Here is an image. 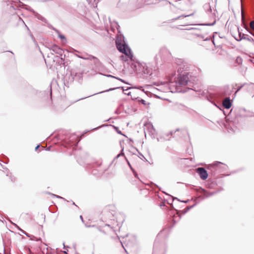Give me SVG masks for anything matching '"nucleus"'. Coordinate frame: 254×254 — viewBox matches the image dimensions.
Returning <instances> with one entry per match:
<instances>
[{
  "label": "nucleus",
  "instance_id": "obj_1",
  "mask_svg": "<svg viewBox=\"0 0 254 254\" xmlns=\"http://www.w3.org/2000/svg\"><path fill=\"white\" fill-rule=\"evenodd\" d=\"M177 76L175 77L176 91L178 92H186L189 90H193L190 87H187V89H182V87L185 86H192L193 82L191 79V75L188 69L179 67L177 70Z\"/></svg>",
  "mask_w": 254,
  "mask_h": 254
},
{
  "label": "nucleus",
  "instance_id": "obj_2",
  "mask_svg": "<svg viewBox=\"0 0 254 254\" xmlns=\"http://www.w3.org/2000/svg\"><path fill=\"white\" fill-rule=\"evenodd\" d=\"M115 44L117 50L124 55L120 57V60L123 62L133 60V54L127 43L125 41V38L123 34L117 36Z\"/></svg>",
  "mask_w": 254,
  "mask_h": 254
},
{
  "label": "nucleus",
  "instance_id": "obj_3",
  "mask_svg": "<svg viewBox=\"0 0 254 254\" xmlns=\"http://www.w3.org/2000/svg\"><path fill=\"white\" fill-rule=\"evenodd\" d=\"M222 190H223V188H221L220 189H219V190L212 191L211 192H208L204 189H203L201 187L199 188L198 189L197 191L198 193H201L202 195H199L194 200V201H195V203L194 204L190 205V206H188L187 207H186L184 210H183L182 211V213L183 214H185V213L188 212L190 209H191L192 208L194 207L196 205L197 203H198L200 202V200H201L205 198H207L208 197H209L211 195H213V194H216V193H218Z\"/></svg>",
  "mask_w": 254,
  "mask_h": 254
},
{
  "label": "nucleus",
  "instance_id": "obj_4",
  "mask_svg": "<svg viewBox=\"0 0 254 254\" xmlns=\"http://www.w3.org/2000/svg\"><path fill=\"white\" fill-rule=\"evenodd\" d=\"M4 5L6 6V9L9 10L11 12L16 9H19V8L22 6H25V9L30 12L33 14L36 12V11L32 8L30 6L24 4L23 3L21 2L20 0H6L3 2Z\"/></svg>",
  "mask_w": 254,
  "mask_h": 254
},
{
  "label": "nucleus",
  "instance_id": "obj_5",
  "mask_svg": "<svg viewBox=\"0 0 254 254\" xmlns=\"http://www.w3.org/2000/svg\"><path fill=\"white\" fill-rule=\"evenodd\" d=\"M62 140H63L64 145L65 147L70 146L75 147L79 141L78 136L75 133L68 134L64 138H62Z\"/></svg>",
  "mask_w": 254,
  "mask_h": 254
},
{
  "label": "nucleus",
  "instance_id": "obj_6",
  "mask_svg": "<svg viewBox=\"0 0 254 254\" xmlns=\"http://www.w3.org/2000/svg\"><path fill=\"white\" fill-rule=\"evenodd\" d=\"M134 67L133 68H135L137 72L142 73L144 74L145 76H147L149 74L150 69L147 67L145 65H143L139 63H136V65H133Z\"/></svg>",
  "mask_w": 254,
  "mask_h": 254
},
{
  "label": "nucleus",
  "instance_id": "obj_7",
  "mask_svg": "<svg viewBox=\"0 0 254 254\" xmlns=\"http://www.w3.org/2000/svg\"><path fill=\"white\" fill-rule=\"evenodd\" d=\"M50 50L54 52L55 54L59 55L61 60L65 59L66 57L65 55L64 54V50L59 46L56 45H53L51 46Z\"/></svg>",
  "mask_w": 254,
  "mask_h": 254
},
{
  "label": "nucleus",
  "instance_id": "obj_8",
  "mask_svg": "<svg viewBox=\"0 0 254 254\" xmlns=\"http://www.w3.org/2000/svg\"><path fill=\"white\" fill-rule=\"evenodd\" d=\"M234 87L230 89L228 86H225L218 92L219 96L221 98L225 96L229 97L233 92V89Z\"/></svg>",
  "mask_w": 254,
  "mask_h": 254
},
{
  "label": "nucleus",
  "instance_id": "obj_9",
  "mask_svg": "<svg viewBox=\"0 0 254 254\" xmlns=\"http://www.w3.org/2000/svg\"><path fill=\"white\" fill-rule=\"evenodd\" d=\"M196 172L202 180H205L208 178V173L206 169L202 167H199L196 169Z\"/></svg>",
  "mask_w": 254,
  "mask_h": 254
},
{
  "label": "nucleus",
  "instance_id": "obj_10",
  "mask_svg": "<svg viewBox=\"0 0 254 254\" xmlns=\"http://www.w3.org/2000/svg\"><path fill=\"white\" fill-rule=\"evenodd\" d=\"M74 73H73L72 70L71 71L69 74H66L65 77H64V84L65 86H68L67 84L69 83H71L73 82L74 80Z\"/></svg>",
  "mask_w": 254,
  "mask_h": 254
},
{
  "label": "nucleus",
  "instance_id": "obj_11",
  "mask_svg": "<svg viewBox=\"0 0 254 254\" xmlns=\"http://www.w3.org/2000/svg\"><path fill=\"white\" fill-rule=\"evenodd\" d=\"M244 87L247 88V89H249L250 90L251 89H253V88L254 87V84L253 83H245L241 85L240 86H239L237 87V90H236V91L235 92V95H236V93L237 92H238Z\"/></svg>",
  "mask_w": 254,
  "mask_h": 254
},
{
  "label": "nucleus",
  "instance_id": "obj_12",
  "mask_svg": "<svg viewBox=\"0 0 254 254\" xmlns=\"http://www.w3.org/2000/svg\"><path fill=\"white\" fill-rule=\"evenodd\" d=\"M223 163L219 161H215L214 162L212 166H211V171L213 172L214 175H215L216 172L218 171L220 172L221 170H219L220 169V165H222Z\"/></svg>",
  "mask_w": 254,
  "mask_h": 254
},
{
  "label": "nucleus",
  "instance_id": "obj_13",
  "mask_svg": "<svg viewBox=\"0 0 254 254\" xmlns=\"http://www.w3.org/2000/svg\"><path fill=\"white\" fill-rule=\"evenodd\" d=\"M175 63L176 64L180 66V67L184 68V69H187L188 65L187 62L183 59H176Z\"/></svg>",
  "mask_w": 254,
  "mask_h": 254
},
{
  "label": "nucleus",
  "instance_id": "obj_14",
  "mask_svg": "<svg viewBox=\"0 0 254 254\" xmlns=\"http://www.w3.org/2000/svg\"><path fill=\"white\" fill-rule=\"evenodd\" d=\"M232 105L230 97H227L223 101V106L226 109H230Z\"/></svg>",
  "mask_w": 254,
  "mask_h": 254
},
{
  "label": "nucleus",
  "instance_id": "obj_15",
  "mask_svg": "<svg viewBox=\"0 0 254 254\" xmlns=\"http://www.w3.org/2000/svg\"><path fill=\"white\" fill-rule=\"evenodd\" d=\"M73 73H74V80L78 81V82L80 83L82 80L83 78V75L82 73L80 72H76L74 70H72Z\"/></svg>",
  "mask_w": 254,
  "mask_h": 254
},
{
  "label": "nucleus",
  "instance_id": "obj_16",
  "mask_svg": "<svg viewBox=\"0 0 254 254\" xmlns=\"http://www.w3.org/2000/svg\"><path fill=\"white\" fill-rule=\"evenodd\" d=\"M54 62H57V64L60 66H65L66 62H64V59L61 60L59 56H55L54 59Z\"/></svg>",
  "mask_w": 254,
  "mask_h": 254
},
{
  "label": "nucleus",
  "instance_id": "obj_17",
  "mask_svg": "<svg viewBox=\"0 0 254 254\" xmlns=\"http://www.w3.org/2000/svg\"><path fill=\"white\" fill-rule=\"evenodd\" d=\"M83 154V158H82V157H81L77 158V161L81 165H83L85 163L86 158L88 156V154L87 153L84 152Z\"/></svg>",
  "mask_w": 254,
  "mask_h": 254
},
{
  "label": "nucleus",
  "instance_id": "obj_18",
  "mask_svg": "<svg viewBox=\"0 0 254 254\" xmlns=\"http://www.w3.org/2000/svg\"><path fill=\"white\" fill-rule=\"evenodd\" d=\"M93 61L96 69L100 70V68L102 67V64L99 60L97 57H95V59H93Z\"/></svg>",
  "mask_w": 254,
  "mask_h": 254
},
{
  "label": "nucleus",
  "instance_id": "obj_19",
  "mask_svg": "<svg viewBox=\"0 0 254 254\" xmlns=\"http://www.w3.org/2000/svg\"><path fill=\"white\" fill-rule=\"evenodd\" d=\"M146 131L150 135H152L154 134L155 129L152 124L149 125L148 127H146Z\"/></svg>",
  "mask_w": 254,
  "mask_h": 254
},
{
  "label": "nucleus",
  "instance_id": "obj_20",
  "mask_svg": "<svg viewBox=\"0 0 254 254\" xmlns=\"http://www.w3.org/2000/svg\"><path fill=\"white\" fill-rule=\"evenodd\" d=\"M34 15L39 20L42 21V22L45 23H47L48 24V21L43 16H42L41 15H40V14H39L38 12H37L36 11V12L34 14Z\"/></svg>",
  "mask_w": 254,
  "mask_h": 254
},
{
  "label": "nucleus",
  "instance_id": "obj_21",
  "mask_svg": "<svg viewBox=\"0 0 254 254\" xmlns=\"http://www.w3.org/2000/svg\"><path fill=\"white\" fill-rule=\"evenodd\" d=\"M33 91V89L32 87L28 85L26 88V89H24L22 91V94L24 96H27V94L30 93Z\"/></svg>",
  "mask_w": 254,
  "mask_h": 254
},
{
  "label": "nucleus",
  "instance_id": "obj_22",
  "mask_svg": "<svg viewBox=\"0 0 254 254\" xmlns=\"http://www.w3.org/2000/svg\"><path fill=\"white\" fill-rule=\"evenodd\" d=\"M78 57L84 60L90 61H93V59H95V56L92 55H87L86 57L79 56Z\"/></svg>",
  "mask_w": 254,
  "mask_h": 254
},
{
  "label": "nucleus",
  "instance_id": "obj_23",
  "mask_svg": "<svg viewBox=\"0 0 254 254\" xmlns=\"http://www.w3.org/2000/svg\"><path fill=\"white\" fill-rule=\"evenodd\" d=\"M132 99L133 100H137V101L139 103H141L142 104H143L144 105H147V104H148V105H149V103H148V104H147V103H146V101H145L144 100H143V99H142L140 98V97H136V98H135L134 99H133V98H132Z\"/></svg>",
  "mask_w": 254,
  "mask_h": 254
},
{
  "label": "nucleus",
  "instance_id": "obj_24",
  "mask_svg": "<svg viewBox=\"0 0 254 254\" xmlns=\"http://www.w3.org/2000/svg\"><path fill=\"white\" fill-rule=\"evenodd\" d=\"M193 14H194V13H192L191 14H187V15L183 14V15H180L179 16H178L176 18L172 19V21H175V20H178V19L181 18V17H187L191 16L192 15H193Z\"/></svg>",
  "mask_w": 254,
  "mask_h": 254
},
{
  "label": "nucleus",
  "instance_id": "obj_25",
  "mask_svg": "<svg viewBox=\"0 0 254 254\" xmlns=\"http://www.w3.org/2000/svg\"><path fill=\"white\" fill-rule=\"evenodd\" d=\"M118 88H122V89H123L124 91H127L129 89H131V87H128L126 89H124V87H117V88H110L109 89L106 90L105 92H108L110 91H112L113 90H115V89H118Z\"/></svg>",
  "mask_w": 254,
  "mask_h": 254
},
{
  "label": "nucleus",
  "instance_id": "obj_26",
  "mask_svg": "<svg viewBox=\"0 0 254 254\" xmlns=\"http://www.w3.org/2000/svg\"><path fill=\"white\" fill-rule=\"evenodd\" d=\"M114 128V129H115V130L116 131V132L119 134H121L123 136H125L126 137H127V136L124 134L119 128V127H116L115 126H112Z\"/></svg>",
  "mask_w": 254,
  "mask_h": 254
},
{
  "label": "nucleus",
  "instance_id": "obj_27",
  "mask_svg": "<svg viewBox=\"0 0 254 254\" xmlns=\"http://www.w3.org/2000/svg\"><path fill=\"white\" fill-rule=\"evenodd\" d=\"M209 40H212L214 46L215 47H216V45L215 44V41H214V36H213V37H212L211 36H208V37H206L205 39H204V41H209Z\"/></svg>",
  "mask_w": 254,
  "mask_h": 254
},
{
  "label": "nucleus",
  "instance_id": "obj_28",
  "mask_svg": "<svg viewBox=\"0 0 254 254\" xmlns=\"http://www.w3.org/2000/svg\"><path fill=\"white\" fill-rule=\"evenodd\" d=\"M171 204V207H172V208L171 210H170V211H176V212H177V215H178V216L179 217V219H181V215L179 214V212H180V211L177 210H176V209H175V208H174V206H173V205L172 203L171 204Z\"/></svg>",
  "mask_w": 254,
  "mask_h": 254
},
{
  "label": "nucleus",
  "instance_id": "obj_29",
  "mask_svg": "<svg viewBox=\"0 0 254 254\" xmlns=\"http://www.w3.org/2000/svg\"><path fill=\"white\" fill-rule=\"evenodd\" d=\"M215 23H216V20H214L212 23H203V24H201L200 25L211 26L214 25L215 24Z\"/></svg>",
  "mask_w": 254,
  "mask_h": 254
},
{
  "label": "nucleus",
  "instance_id": "obj_30",
  "mask_svg": "<svg viewBox=\"0 0 254 254\" xmlns=\"http://www.w3.org/2000/svg\"><path fill=\"white\" fill-rule=\"evenodd\" d=\"M3 160L1 161L4 164H7L9 161V159L8 157H7L6 156L3 155H2Z\"/></svg>",
  "mask_w": 254,
  "mask_h": 254
},
{
  "label": "nucleus",
  "instance_id": "obj_31",
  "mask_svg": "<svg viewBox=\"0 0 254 254\" xmlns=\"http://www.w3.org/2000/svg\"><path fill=\"white\" fill-rule=\"evenodd\" d=\"M158 0H145V2L148 4L155 3Z\"/></svg>",
  "mask_w": 254,
  "mask_h": 254
},
{
  "label": "nucleus",
  "instance_id": "obj_32",
  "mask_svg": "<svg viewBox=\"0 0 254 254\" xmlns=\"http://www.w3.org/2000/svg\"><path fill=\"white\" fill-rule=\"evenodd\" d=\"M126 160L127 164L128 166H129V168L130 169V170L132 171V172H134V173H135V171L132 168V167L131 166V165L130 163H129V162L128 161V160L126 158Z\"/></svg>",
  "mask_w": 254,
  "mask_h": 254
},
{
  "label": "nucleus",
  "instance_id": "obj_33",
  "mask_svg": "<svg viewBox=\"0 0 254 254\" xmlns=\"http://www.w3.org/2000/svg\"><path fill=\"white\" fill-rule=\"evenodd\" d=\"M91 173L93 175H95L96 176H99L101 174L100 173H98V171L96 170H95V169H93Z\"/></svg>",
  "mask_w": 254,
  "mask_h": 254
},
{
  "label": "nucleus",
  "instance_id": "obj_34",
  "mask_svg": "<svg viewBox=\"0 0 254 254\" xmlns=\"http://www.w3.org/2000/svg\"><path fill=\"white\" fill-rule=\"evenodd\" d=\"M176 223V220H175L174 219H172L171 220V222H170V228H173Z\"/></svg>",
  "mask_w": 254,
  "mask_h": 254
},
{
  "label": "nucleus",
  "instance_id": "obj_35",
  "mask_svg": "<svg viewBox=\"0 0 254 254\" xmlns=\"http://www.w3.org/2000/svg\"><path fill=\"white\" fill-rule=\"evenodd\" d=\"M239 39H236L238 41H240L242 40V39H246V37L244 35H242L241 34H239Z\"/></svg>",
  "mask_w": 254,
  "mask_h": 254
},
{
  "label": "nucleus",
  "instance_id": "obj_36",
  "mask_svg": "<svg viewBox=\"0 0 254 254\" xmlns=\"http://www.w3.org/2000/svg\"><path fill=\"white\" fill-rule=\"evenodd\" d=\"M104 92V91H102V92H100L97 93H95V94H92V95H89V96H87V97H83V98H80V99H78V100H80L84 99H85V98H88V97H91V96H94V95H96V94H97L102 93H103V92Z\"/></svg>",
  "mask_w": 254,
  "mask_h": 254
},
{
  "label": "nucleus",
  "instance_id": "obj_37",
  "mask_svg": "<svg viewBox=\"0 0 254 254\" xmlns=\"http://www.w3.org/2000/svg\"><path fill=\"white\" fill-rule=\"evenodd\" d=\"M59 37L62 40H66V38H65V36L63 35V34H59Z\"/></svg>",
  "mask_w": 254,
  "mask_h": 254
},
{
  "label": "nucleus",
  "instance_id": "obj_38",
  "mask_svg": "<svg viewBox=\"0 0 254 254\" xmlns=\"http://www.w3.org/2000/svg\"><path fill=\"white\" fill-rule=\"evenodd\" d=\"M48 193L52 195L53 196H55V197H56L57 198H61V199H64V198H63V197H62L61 196H59V195H58L52 193L51 192H49Z\"/></svg>",
  "mask_w": 254,
  "mask_h": 254
},
{
  "label": "nucleus",
  "instance_id": "obj_39",
  "mask_svg": "<svg viewBox=\"0 0 254 254\" xmlns=\"http://www.w3.org/2000/svg\"><path fill=\"white\" fill-rule=\"evenodd\" d=\"M156 244H157V240H155V244H154V249H153V254H155V253H156Z\"/></svg>",
  "mask_w": 254,
  "mask_h": 254
},
{
  "label": "nucleus",
  "instance_id": "obj_40",
  "mask_svg": "<svg viewBox=\"0 0 254 254\" xmlns=\"http://www.w3.org/2000/svg\"><path fill=\"white\" fill-rule=\"evenodd\" d=\"M23 234H25L26 236H27L28 237H30V235L28 234L27 233H26L25 231H24V230H21L20 231Z\"/></svg>",
  "mask_w": 254,
  "mask_h": 254
},
{
  "label": "nucleus",
  "instance_id": "obj_41",
  "mask_svg": "<svg viewBox=\"0 0 254 254\" xmlns=\"http://www.w3.org/2000/svg\"><path fill=\"white\" fill-rule=\"evenodd\" d=\"M246 37V39L247 40L249 41H253V38H252L251 37H250L248 35H247Z\"/></svg>",
  "mask_w": 254,
  "mask_h": 254
},
{
  "label": "nucleus",
  "instance_id": "obj_42",
  "mask_svg": "<svg viewBox=\"0 0 254 254\" xmlns=\"http://www.w3.org/2000/svg\"><path fill=\"white\" fill-rule=\"evenodd\" d=\"M250 26L252 29L254 30V21H252L251 22Z\"/></svg>",
  "mask_w": 254,
  "mask_h": 254
},
{
  "label": "nucleus",
  "instance_id": "obj_43",
  "mask_svg": "<svg viewBox=\"0 0 254 254\" xmlns=\"http://www.w3.org/2000/svg\"><path fill=\"white\" fill-rule=\"evenodd\" d=\"M116 79H118V80H120V81H122V82L126 83V81H125V80H124V79H121V78H119V77H116Z\"/></svg>",
  "mask_w": 254,
  "mask_h": 254
},
{
  "label": "nucleus",
  "instance_id": "obj_44",
  "mask_svg": "<svg viewBox=\"0 0 254 254\" xmlns=\"http://www.w3.org/2000/svg\"><path fill=\"white\" fill-rule=\"evenodd\" d=\"M115 114H117V115H119L120 114V111L119 110V109H116V111H115Z\"/></svg>",
  "mask_w": 254,
  "mask_h": 254
},
{
  "label": "nucleus",
  "instance_id": "obj_45",
  "mask_svg": "<svg viewBox=\"0 0 254 254\" xmlns=\"http://www.w3.org/2000/svg\"><path fill=\"white\" fill-rule=\"evenodd\" d=\"M107 77H112V78H116V77L112 75H111V74H108V75H106Z\"/></svg>",
  "mask_w": 254,
  "mask_h": 254
},
{
  "label": "nucleus",
  "instance_id": "obj_46",
  "mask_svg": "<svg viewBox=\"0 0 254 254\" xmlns=\"http://www.w3.org/2000/svg\"><path fill=\"white\" fill-rule=\"evenodd\" d=\"M175 131H173V130H172V131H170L169 132V134H170L171 136L173 135V134H174L175 133Z\"/></svg>",
  "mask_w": 254,
  "mask_h": 254
},
{
  "label": "nucleus",
  "instance_id": "obj_47",
  "mask_svg": "<svg viewBox=\"0 0 254 254\" xmlns=\"http://www.w3.org/2000/svg\"><path fill=\"white\" fill-rule=\"evenodd\" d=\"M165 135L167 136V137H169L168 138H167V140H170V134H169V132L168 133H167L165 134Z\"/></svg>",
  "mask_w": 254,
  "mask_h": 254
},
{
  "label": "nucleus",
  "instance_id": "obj_48",
  "mask_svg": "<svg viewBox=\"0 0 254 254\" xmlns=\"http://www.w3.org/2000/svg\"><path fill=\"white\" fill-rule=\"evenodd\" d=\"M13 225L20 231H21L22 229L16 224H13Z\"/></svg>",
  "mask_w": 254,
  "mask_h": 254
},
{
  "label": "nucleus",
  "instance_id": "obj_49",
  "mask_svg": "<svg viewBox=\"0 0 254 254\" xmlns=\"http://www.w3.org/2000/svg\"><path fill=\"white\" fill-rule=\"evenodd\" d=\"M132 173H133V175H134V177H135V178H138V175H137V173H136V171H135V173H134V172H132Z\"/></svg>",
  "mask_w": 254,
  "mask_h": 254
},
{
  "label": "nucleus",
  "instance_id": "obj_50",
  "mask_svg": "<svg viewBox=\"0 0 254 254\" xmlns=\"http://www.w3.org/2000/svg\"><path fill=\"white\" fill-rule=\"evenodd\" d=\"M125 94L127 95V96H130L131 95V92H124Z\"/></svg>",
  "mask_w": 254,
  "mask_h": 254
},
{
  "label": "nucleus",
  "instance_id": "obj_51",
  "mask_svg": "<svg viewBox=\"0 0 254 254\" xmlns=\"http://www.w3.org/2000/svg\"><path fill=\"white\" fill-rule=\"evenodd\" d=\"M160 206L161 207L166 206V205H165V203H164V202H163V203H162L160 204Z\"/></svg>",
  "mask_w": 254,
  "mask_h": 254
},
{
  "label": "nucleus",
  "instance_id": "obj_52",
  "mask_svg": "<svg viewBox=\"0 0 254 254\" xmlns=\"http://www.w3.org/2000/svg\"><path fill=\"white\" fill-rule=\"evenodd\" d=\"M175 199H177L179 201H180L177 197H173L172 200V202H173Z\"/></svg>",
  "mask_w": 254,
  "mask_h": 254
},
{
  "label": "nucleus",
  "instance_id": "obj_53",
  "mask_svg": "<svg viewBox=\"0 0 254 254\" xmlns=\"http://www.w3.org/2000/svg\"><path fill=\"white\" fill-rule=\"evenodd\" d=\"M239 61L240 62H241L242 63V59L241 58H239V57L237 59V62H239Z\"/></svg>",
  "mask_w": 254,
  "mask_h": 254
},
{
  "label": "nucleus",
  "instance_id": "obj_54",
  "mask_svg": "<svg viewBox=\"0 0 254 254\" xmlns=\"http://www.w3.org/2000/svg\"><path fill=\"white\" fill-rule=\"evenodd\" d=\"M40 147V145H38L35 148V151H37Z\"/></svg>",
  "mask_w": 254,
  "mask_h": 254
},
{
  "label": "nucleus",
  "instance_id": "obj_55",
  "mask_svg": "<svg viewBox=\"0 0 254 254\" xmlns=\"http://www.w3.org/2000/svg\"><path fill=\"white\" fill-rule=\"evenodd\" d=\"M80 219L81 220L82 222L83 223H84V220H83V217H82V215H80Z\"/></svg>",
  "mask_w": 254,
  "mask_h": 254
},
{
  "label": "nucleus",
  "instance_id": "obj_56",
  "mask_svg": "<svg viewBox=\"0 0 254 254\" xmlns=\"http://www.w3.org/2000/svg\"><path fill=\"white\" fill-rule=\"evenodd\" d=\"M189 199L186 200L182 201V202H184V203H188V202H189Z\"/></svg>",
  "mask_w": 254,
  "mask_h": 254
},
{
  "label": "nucleus",
  "instance_id": "obj_57",
  "mask_svg": "<svg viewBox=\"0 0 254 254\" xmlns=\"http://www.w3.org/2000/svg\"><path fill=\"white\" fill-rule=\"evenodd\" d=\"M120 155H121V154H119L118 155H117L115 157V159H117V158H119V157L120 156Z\"/></svg>",
  "mask_w": 254,
  "mask_h": 254
},
{
  "label": "nucleus",
  "instance_id": "obj_58",
  "mask_svg": "<svg viewBox=\"0 0 254 254\" xmlns=\"http://www.w3.org/2000/svg\"><path fill=\"white\" fill-rule=\"evenodd\" d=\"M208 188H213V185H208Z\"/></svg>",
  "mask_w": 254,
  "mask_h": 254
},
{
  "label": "nucleus",
  "instance_id": "obj_59",
  "mask_svg": "<svg viewBox=\"0 0 254 254\" xmlns=\"http://www.w3.org/2000/svg\"><path fill=\"white\" fill-rule=\"evenodd\" d=\"M63 245H64V249H66L67 248H68V246H65L64 245V244H63Z\"/></svg>",
  "mask_w": 254,
  "mask_h": 254
},
{
  "label": "nucleus",
  "instance_id": "obj_60",
  "mask_svg": "<svg viewBox=\"0 0 254 254\" xmlns=\"http://www.w3.org/2000/svg\"><path fill=\"white\" fill-rule=\"evenodd\" d=\"M250 117H254V113H252L251 115H249Z\"/></svg>",
  "mask_w": 254,
  "mask_h": 254
},
{
  "label": "nucleus",
  "instance_id": "obj_61",
  "mask_svg": "<svg viewBox=\"0 0 254 254\" xmlns=\"http://www.w3.org/2000/svg\"><path fill=\"white\" fill-rule=\"evenodd\" d=\"M169 214H170V216H171V217H172L173 215H174V216L175 215V214H173V213H172V212H171V213H169Z\"/></svg>",
  "mask_w": 254,
  "mask_h": 254
},
{
  "label": "nucleus",
  "instance_id": "obj_62",
  "mask_svg": "<svg viewBox=\"0 0 254 254\" xmlns=\"http://www.w3.org/2000/svg\"><path fill=\"white\" fill-rule=\"evenodd\" d=\"M208 11H210V12H211V11H212V9H211V7H210V6H209V9H208Z\"/></svg>",
  "mask_w": 254,
  "mask_h": 254
},
{
  "label": "nucleus",
  "instance_id": "obj_63",
  "mask_svg": "<svg viewBox=\"0 0 254 254\" xmlns=\"http://www.w3.org/2000/svg\"><path fill=\"white\" fill-rule=\"evenodd\" d=\"M180 128H177L175 130V132H177V131H179L180 130Z\"/></svg>",
  "mask_w": 254,
  "mask_h": 254
},
{
  "label": "nucleus",
  "instance_id": "obj_64",
  "mask_svg": "<svg viewBox=\"0 0 254 254\" xmlns=\"http://www.w3.org/2000/svg\"><path fill=\"white\" fill-rule=\"evenodd\" d=\"M51 146H49L48 147H47V148L46 149L47 150H50V148H51Z\"/></svg>",
  "mask_w": 254,
  "mask_h": 254
}]
</instances>
